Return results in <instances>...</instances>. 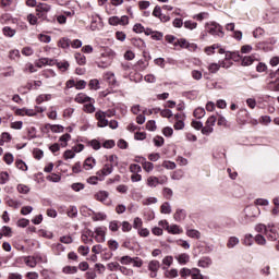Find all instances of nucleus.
Listing matches in <instances>:
<instances>
[{"mask_svg": "<svg viewBox=\"0 0 279 279\" xmlns=\"http://www.w3.org/2000/svg\"><path fill=\"white\" fill-rule=\"evenodd\" d=\"M165 276L166 278H170V279L178 278L179 276L178 269L175 268H171L170 270L166 269Z\"/></svg>", "mask_w": 279, "mask_h": 279, "instance_id": "32", "label": "nucleus"}, {"mask_svg": "<svg viewBox=\"0 0 279 279\" xmlns=\"http://www.w3.org/2000/svg\"><path fill=\"white\" fill-rule=\"evenodd\" d=\"M205 27L208 34H210L211 36H215L217 38H223V36H226V34L223 33V26H221L217 22H207L205 24Z\"/></svg>", "mask_w": 279, "mask_h": 279, "instance_id": "2", "label": "nucleus"}, {"mask_svg": "<svg viewBox=\"0 0 279 279\" xmlns=\"http://www.w3.org/2000/svg\"><path fill=\"white\" fill-rule=\"evenodd\" d=\"M160 269V262L154 259L148 264V271H158Z\"/></svg>", "mask_w": 279, "mask_h": 279, "instance_id": "27", "label": "nucleus"}, {"mask_svg": "<svg viewBox=\"0 0 279 279\" xmlns=\"http://www.w3.org/2000/svg\"><path fill=\"white\" fill-rule=\"evenodd\" d=\"M162 264L166 265V267L165 266L162 267L163 270L169 269V267H171V265H173V256H166L162 259Z\"/></svg>", "mask_w": 279, "mask_h": 279, "instance_id": "31", "label": "nucleus"}, {"mask_svg": "<svg viewBox=\"0 0 279 279\" xmlns=\"http://www.w3.org/2000/svg\"><path fill=\"white\" fill-rule=\"evenodd\" d=\"M146 130H148L149 132H156V121L149 120L146 123Z\"/></svg>", "mask_w": 279, "mask_h": 279, "instance_id": "60", "label": "nucleus"}, {"mask_svg": "<svg viewBox=\"0 0 279 279\" xmlns=\"http://www.w3.org/2000/svg\"><path fill=\"white\" fill-rule=\"evenodd\" d=\"M265 234L269 241L278 240V233H276V230L271 229V225H268V231H266Z\"/></svg>", "mask_w": 279, "mask_h": 279, "instance_id": "19", "label": "nucleus"}, {"mask_svg": "<svg viewBox=\"0 0 279 279\" xmlns=\"http://www.w3.org/2000/svg\"><path fill=\"white\" fill-rule=\"evenodd\" d=\"M192 279H204L202 270H199L198 268H192Z\"/></svg>", "mask_w": 279, "mask_h": 279, "instance_id": "38", "label": "nucleus"}, {"mask_svg": "<svg viewBox=\"0 0 279 279\" xmlns=\"http://www.w3.org/2000/svg\"><path fill=\"white\" fill-rule=\"evenodd\" d=\"M10 182V174L8 172L0 173V184H8Z\"/></svg>", "mask_w": 279, "mask_h": 279, "instance_id": "45", "label": "nucleus"}, {"mask_svg": "<svg viewBox=\"0 0 279 279\" xmlns=\"http://www.w3.org/2000/svg\"><path fill=\"white\" fill-rule=\"evenodd\" d=\"M114 171V165L106 163L102 169L97 172V175H110Z\"/></svg>", "mask_w": 279, "mask_h": 279, "instance_id": "10", "label": "nucleus"}, {"mask_svg": "<svg viewBox=\"0 0 279 279\" xmlns=\"http://www.w3.org/2000/svg\"><path fill=\"white\" fill-rule=\"evenodd\" d=\"M187 236H190V239H199L201 233L199 231L195 230V229H190L186 231Z\"/></svg>", "mask_w": 279, "mask_h": 279, "instance_id": "42", "label": "nucleus"}, {"mask_svg": "<svg viewBox=\"0 0 279 279\" xmlns=\"http://www.w3.org/2000/svg\"><path fill=\"white\" fill-rule=\"evenodd\" d=\"M162 167H165V169H169V170L173 171V169H175L177 165L173 161H163Z\"/></svg>", "mask_w": 279, "mask_h": 279, "instance_id": "63", "label": "nucleus"}, {"mask_svg": "<svg viewBox=\"0 0 279 279\" xmlns=\"http://www.w3.org/2000/svg\"><path fill=\"white\" fill-rule=\"evenodd\" d=\"M215 49H219V44H214L213 46L206 47L205 53H207V56H210L215 53Z\"/></svg>", "mask_w": 279, "mask_h": 279, "instance_id": "53", "label": "nucleus"}, {"mask_svg": "<svg viewBox=\"0 0 279 279\" xmlns=\"http://www.w3.org/2000/svg\"><path fill=\"white\" fill-rule=\"evenodd\" d=\"M194 117L196 119H204L206 117V110L202 107H198L194 110Z\"/></svg>", "mask_w": 279, "mask_h": 279, "instance_id": "30", "label": "nucleus"}, {"mask_svg": "<svg viewBox=\"0 0 279 279\" xmlns=\"http://www.w3.org/2000/svg\"><path fill=\"white\" fill-rule=\"evenodd\" d=\"M178 43H179L180 47H183L185 49H197V45L189 44V41H186V39H179Z\"/></svg>", "mask_w": 279, "mask_h": 279, "instance_id": "25", "label": "nucleus"}, {"mask_svg": "<svg viewBox=\"0 0 279 279\" xmlns=\"http://www.w3.org/2000/svg\"><path fill=\"white\" fill-rule=\"evenodd\" d=\"M255 60H258L256 54L246 56L242 58V66H251V64H254Z\"/></svg>", "mask_w": 279, "mask_h": 279, "instance_id": "13", "label": "nucleus"}, {"mask_svg": "<svg viewBox=\"0 0 279 279\" xmlns=\"http://www.w3.org/2000/svg\"><path fill=\"white\" fill-rule=\"evenodd\" d=\"M143 206H151V204H158V198L156 197H148L142 201Z\"/></svg>", "mask_w": 279, "mask_h": 279, "instance_id": "44", "label": "nucleus"}, {"mask_svg": "<svg viewBox=\"0 0 279 279\" xmlns=\"http://www.w3.org/2000/svg\"><path fill=\"white\" fill-rule=\"evenodd\" d=\"M254 241L257 245H267V240L262 234L255 235Z\"/></svg>", "mask_w": 279, "mask_h": 279, "instance_id": "41", "label": "nucleus"}, {"mask_svg": "<svg viewBox=\"0 0 279 279\" xmlns=\"http://www.w3.org/2000/svg\"><path fill=\"white\" fill-rule=\"evenodd\" d=\"M88 145L95 149V151H98V149H101V143L97 140H92L88 142Z\"/></svg>", "mask_w": 279, "mask_h": 279, "instance_id": "48", "label": "nucleus"}, {"mask_svg": "<svg viewBox=\"0 0 279 279\" xmlns=\"http://www.w3.org/2000/svg\"><path fill=\"white\" fill-rule=\"evenodd\" d=\"M95 117L98 121V128H108V119H106V113L104 111H97Z\"/></svg>", "mask_w": 279, "mask_h": 279, "instance_id": "5", "label": "nucleus"}, {"mask_svg": "<svg viewBox=\"0 0 279 279\" xmlns=\"http://www.w3.org/2000/svg\"><path fill=\"white\" fill-rule=\"evenodd\" d=\"M221 66H222V69H229V66L226 65L225 62H222L221 64L210 63L207 69L209 71V73H217L219 71V69H221Z\"/></svg>", "mask_w": 279, "mask_h": 279, "instance_id": "14", "label": "nucleus"}, {"mask_svg": "<svg viewBox=\"0 0 279 279\" xmlns=\"http://www.w3.org/2000/svg\"><path fill=\"white\" fill-rule=\"evenodd\" d=\"M52 250L58 256H60L62 252H64L65 247L61 243H57L52 245Z\"/></svg>", "mask_w": 279, "mask_h": 279, "instance_id": "33", "label": "nucleus"}, {"mask_svg": "<svg viewBox=\"0 0 279 279\" xmlns=\"http://www.w3.org/2000/svg\"><path fill=\"white\" fill-rule=\"evenodd\" d=\"M192 274H193V268L192 269L181 268L180 270L181 278H186L187 276H192Z\"/></svg>", "mask_w": 279, "mask_h": 279, "instance_id": "54", "label": "nucleus"}, {"mask_svg": "<svg viewBox=\"0 0 279 279\" xmlns=\"http://www.w3.org/2000/svg\"><path fill=\"white\" fill-rule=\"evenodd\" d=\"M256 206H267L269 201L267 198H257L255 201Z\"/></svg>", "mask_w": 279, "mask_h": 279, "instance_id": "64", "label": "nucleus"}, {"mask_svg": "<svg viewBox=\"0 0 279 279\" xmlns=\"http://www.w3.org/2000/svg\"><path fill=\"white\" fill-rule=\"evenodd\" d=\"M19 193H22L23 195H27L29 193V186L25 184H19L17 185Z\"/></svg>", "mask_w": 279, "mask_h": 279, "instance_id": "52", "label": "nucleus"}, {"mask_svg": "<svg viewBox=\"0 0 279 279\" xmlns=\"http://www.w3.org/2000/svg\"><path fill=\"white\" fill-rule=\"evenodd\" d=\"M239 243H241V241L239 240V238H236V236H230V238L228 239V242H227V247H228V250H234V247H235L236 245H239Z\"/></svg>", "mask_w": 279, "mask_h": 279, "instance_id": "18", "label": "nucleus"}, {"mask_svg": "<svg viewBox=\"0 0 279 279\" xmlns=\"http://www.w3.org/2000/svg\"><path fill=\"white\" fill-rule=\"evenodd\" d=\"M106 232H108V228L106 227H97L94 230V239L97 243H106Z\"/></svg>", "mask_w": 279, "mask_h": 279, "instance_id": "4", "label": "nucleus"}, {"mask_svg": "<svg viewBox=\"0 0 279 279\" xmlns=\"http://www.w3.org/2000/svg\"><path fill=\"white\" fill-rule=\"evenodd\" d=\"M93 239H95V232L90 230L86 231V233L82 235L83 243H86L87 245H93V243H95Z\"/></svg>", "mask_w": 279, "mask_h": 279, "instance_id": "9", "label": "nucleus"}, {"mask_svg": "<svg viewBox=\"0 0 279 279\" xmlns=\"http://www.w3.org/2000/svg\"><path fill=\"white\" fill-rule=\"evenodd\" d=\"M173 218L177 221H184V219H186V211H184V209H177Z\"/></svg>", "mask_w": 279, "mask_h": 279, "instance_id": "22", "label": "nucleus"}, {"mask_svg": "<svg viewBox=\"0 0 279 279\" xmlns=\"http://www.w3.org/2000/svg\"><path fill=\"white\" fill-rule=\"evenodd\" d=\"M66 214H68V217H70L71 219H75V217H77V207L70 206Z\"/></svg>", "mask_w": 279, "mask_h": 279, "instance_id": "36", "label": "nucleus"}, {"mask_svg": "<svg viewBox=\"0 0 279 279\" xmlns=\"http://www.w3.org/2000/svg\"><path fill=\"white\" fill-rule=\"evenodd\" d=\"M243 243H244V245H247L248 247H252V245H254V235H252L250 233L246 234L244 236Z\"/></svg>", "mask_w": 279, "mask_h": 279, "instance_id": "34", "label": "nucleus"}, {"mask_svg": "<svg viewBox=\"0 0 279 279\" xmlns=\"http://www.w3.org/2000/svg\"><path fill=\"white\" fill-rule=\"evenodd\" d=\"M58 64V61L53 60V59H49V58H41L39 59V61L37 62V66L39 69H43V66L48 65V66H53Z\"/></svg>", "mask_w": 279, "mask_h": 279, "instance_id": "7", "label": "nucleus"}, {"mask_svg": "<svg viewBox=\"0 0 279 279\" xmlns=\"http://www.w3.org/2000/svg\"><path fill=\"white\" fill-rule=\"evenodd\" d=\"M2 236H12V228L3 226L1 229Z\"/></svg>", "mask_w": 279, "mask_h": 279, "instance_id": "59", "label": "nucleus"}, {"mask_svg": "<svg viewBox=\"0 0 279 279\" xmlns=\"http://www.w3.org/2000/svg\"><path fill=\"white\" fill-rule=\"evenodd\" d=\"M3 160L5 165H12V162H14V155H12L11 153H7L3 156Z\"/></svg>", "mask_w": 279, "mask_h": 279, "instance_id": "50", "label": "nucleus"}, {"mask_svg": "<svg viewBox=\"0 0 279 279\" xmlns=\"http://www.w3.org/2000/svg\"><path fill=\"white\" fill-rule=\"evenodd\" d=\"M213 132H215V129L208 124H205V126L202 129V134H204V136H210Z\"/></svg>", "mask_w": 279, "mask_h": 279, "instance_id": "37", "label": "nucleus"}, {"mask_svg": "<svg viewBox=\"0 0 279 279\" xmlns=\"http://www.w3.org/2000/svg\"><path fill=\"white\" fill-rule=\"evenodd\" d=\"M174 258L179 265H189V263H191V255H189V253H180L175 255Z\"/></svg>", "mask_w": 279, "mask_h": 279, "instance_id": "6", "label": "nucleus"}, {"mask_svg": "<svg viewBox=\"0 0 279 279\" xmlns=\"http://www.w3.org/2000/svg\"><path fill=\"white\" fill-rule=\"evenodd\" d=\"M51 99V94H44L39 95L36 99L37 104H43V101H50Z\"/></svg>", "mask_w": 279, "mask_h": 279, "instance_id": "43", "label": "nucleus"}, {"mask_svg": "<svg viewBox=\"0 0 279 279\" xmlns=\"http://www.w3.org/2000/svg\"><path fill=\"white\" fill-rule=\"evenodd\" d=\"M81 213H87L88 217H92L93 221H106L108 216L104 211H95L87 206L81 208Z\"/></svg>", "mask_w": 279, "mask_h": 279, "instance_id": "3", "label": "nucleus"}, {"mask_svg": "<svg viewBox=\"0 0 279 279\" xmlns=\"http://www.w3.org/2000/svg\"><path fill=\"white\" fill-rule=\"evenodd\" d=\"M147 186H149L150 189H156V186H158L159 184V179L157 177H148L147 181H146Z\"/></svg>", "mask_w": 279, "mask_h": 279, "instance_id": "21", "label": "nucleus"}, {"mask_svg": "<svg viewBox=\"0 0 279 279\" xmlns=\"http://www.w3.org/2000/svg\"><path fill=\"white\" fill-rule=\"evenodd\" d=\"M3 35L7 36L8 38H14V36L16 35V31L10 26H5L2 29Z\"/></svg>", "mask_w": 279, "mask_h": 279, "instance_id": "24", "label": "nucleus"}, {"mask_svg": "<svg viewBox=\"0 0 279 279\" xmlns=\"http://www.w3.org/2000/svg\"><path fill=\"white\" fill-rule=\"evenodd\" d=\"M160 213L162 215H171V204L169 202H166L160 207Z\"/></svg>", "mask_w": 279, "mask_h": 279, "instance_id": "29", "label": "nucleus"}, {"mask_svg": "<svg viewBox=\"0 0 279 279\" xmlns=\"http://www.w3.org/2000/svg\"><path fill=\"white\" fill-rule=\"evenodd\" d=\"M62 271H63V274H69V275L77 274V267L65 266V267H63Z\"/></svg>", "mask_w": 279, "mask_h": 279, "instance_id": "39", "label": "nucleus"}, {"mask_svg": "<svg viewBox=\"0 0 279 279\" xmlns=\"http://www.w3.org/2000/svg\"><path fill=\"white\" fill-rule=\"evenodd\" d=\"M109 193L106 191H99L95 194V199L97 202H101L102 204L106 203V199H108Z\"/></svg>", "mask_w": 279, "mask_h": 279, "instance_id": "20", "label": "nucleus"}, {"mask_svg": "<svg viewBox=\"0 0 279 279\" xmlns=\"http://www.w3.org/2000/svg\"><path fill=\"white\" fill-rule=\"evenodd\" d=\"M184 28L185 29H196L197 28V23L193 21H185L184 22Z\"/></svg>", "mask_w": 279, "mask_h": 279, "instance_id": "56", "label": "nucleus"}, {"mask_svg": "<svg viewBox=\"0 0 279 279\" xmlns=\"http://www.w3.org/2000/svg\"><path fill=\"white\" fill-rule=\"evenodd\" d=\"M138 162H142V167L147 173L154 171V163L146 161L145 158L141 157Z\"/></svg>", "mask_w": 279, "mask_h": 279, "instance_id": "15", "label": "nucleus"}, {"mask_svg": "<svg viewBox=\"0 0 279 279\" xmlns=\"http://www.w3.org/2000/svg\"><path fill=\"white\" fill-rule=\"evenodd\" d=\"M137 66H138L140 71H145V69H147L149 66V62H147L145 60H140V61H137Z\"/></svg>", "mask_w": 279, "mask_h": 279, "instance_id": "62", "label": "nucleus"}, {"mask_svg": "<svg viewBox=\"0 0 279 279\" xmlns=\"http://www.w3.org/2000/svg\"><path fill=\"white\" fill-rule=\"evenodd\" d=\"M9 58L10 60H16V58H21V51H19L17 49L11 50L9 52Z\"/></svg>", "mask_w": 279, "mask_h": 279, "instance_id": "57", "label": "nucleus"}, {"mask_svg": "<svg viewBox=\"0 0 279 279\" xmlns=\"http://www.w3.org/2000/svg\"><path fill=\"white\" fill-rule=\"evenodd\" d=\"M24 263L26 267H31L32 269L38 265L34 255L24 257Z\"/></svg>", "mask_w": 279, "mask_h": 279, "instance_id": "17", "label": "nucleus"}, {"mask_svg": "<svg viewBox=\"0 0 279 279\" xmlns=\"http://www.w3.org/2000/svg\"><path fill=\"white\" fill-rule=\"evenodd\" d=\"M255 230L259 233L264 232L265 234H267V231L269 230V225L268 226H265L263 223L256 225Z\"/></svg>", "mask_w": 279, "mask_h": 279, "instance_id": "46", "label": "nucleus"}, {"mask_svg": "<svg viewBox=\"0 0 279 279\" xmlns=\"http://www.w3.org/2000/svg\"><path fill=\"white\" fill-rule=\"evenodd\" d=\"M49 128L54 134H60V132H64V126L60 124H49Z\"/></svg>", "mask_w": 279, "mask_h": 279, "instance_id": "35", "label": "nucleus"}, {"mask_svg": "<svg viewBox=\"0 0 279 279\" xmlns=\"http://www.w3.org/2000/svg\"><path fill=\"white\" fill-rule=\"evenodd\" d=\"M84 111L88 112L89 114H93V112H95V106L93 105V100L84 106Z\"/></svg>", "mask_w": 279, "mask_h": 279, "instance_id": "61", "label": "nucleus"}, {"mask_svg": "<svg viewBox=\"0 0 279 279\" xmlns=\"http://www.w3.org/2000/svg\"><path fill=\"white\" fill-rule=\"evenodd\" d=\"M15 165L21 171H27V163H25L23 160H16Z\"/></svg>", "mask_w": 279, "mask_h": 279, "instance_id": "58", "label": "nucleus"}, {"mask_svg": "<svg viewBox=\"0 0 279 279\" xmlns=\"http://www.w3.org/2000/svg\"><path fill=\"white\" fill-rule=\"evenodd\" d=\"M34 256H35V260H36L37 265L40 264V263L41 264L47 263V255H43L40 253H37Z\"/></svg>", "mask_w": 279, "mask_h": 279, "instance_id": "40", "label": "nucleus"}, {"mask_svg": "<svg viewBox=\"0 0 279 279\" xmlns=\"http://www.w3.org/2000/svg\"><path fill=\"white\" fill-rule=\"evenodd\" d=\"M110 64H112V59L108 58L107 60H101L100 62H98V66L99 69H108V66H110Z\"/></svg>", "mask_w": 279, "mask_h": 279, "instance_id": "49", "label": "nucleus"}, {"mask_svg": "<svg viewBox=\"0 0 279 279\" xmlns=\"http://www.w3.org/2000/svg\"><path fill=\"white\" fill-rule=\"evenodd\" d=\"M57 66L58 69H60V71H68L69 70V61H60V62H57Z\"/></svg>", "mask_w": 279, "mask_h": 279, "instance_id": "51", "label": "nucleus"}, {"mask_svg": "<svg viewBox=\"0 0 279 279\" xmlns=\"http://www.w3.org/2000/svg\"><path fill=\"white\" fill-rule=\"evenodd\" d=\"M16 114L20 117H36V111L34 109H17Z\"/></svg>", "mask_w": 279, "mask_h": 279, "instance_id": "12", "label": "nucleus"}, {"mask_svg": "<svg viewBox=\"0 0 279 279\" xmlns=\"http://www.w3.org/2000/svg\"><path fill=\"white\" fill-rule=\"evenodd\" d=\"M197 265L202 269H208V267H210L213 265V258H210L208 256L202 257L201 259H198Z\"/></svg>", "mask_w": 279, "mask_h": 279, "instance_id": "8", "label": "nucleus"}, {"mask_svg": "<svg viewBox=\"0 0 279 279\" xmlns=\"http://www.w3.org/2000/svg\"><path fill=\"white\" fill-rule=\"evenodd\" d=\"M95 162H96L95 158L88 157L85 159L83 167L84 169H86V171H90V169L95 167Z\"/></svg>", "mask_w": 279, "mask_h": 279, "instance_id": "23", "label": "nucleus"}, {"mask_svg": "<svg viewBox=\"0 0 279 279\" xmlns=\"http://www.w3.org/2000/svg\"><path fill=\"white\" fill-rule=\"evenodd\" d=\"M58 46L61 47V49H69V47H71V39L63 37L59 40Z\"/></svg>", "mask_w": 279, "mask_h": 279, "instance_id": "28", "label": "nucleus"}, {"mask_svg": "<svg viewBox=\"0 0 279 279\" xmlns=\"http://www.w3.org/2000/svg\"><path fill=\"white\" fill-rule=\"evenodd\" d=\"M167 230L168 232H170V234H182V230L178 225H171V226L168 225Z\"/></svg>", "mask_w": 279, "mask_h": 279, "instance_id": "26", "label": "nucleus"}, {"mask_svg": "<svg viewBox=\"0 0 279 279\" xmlns=\"http://www.w3.org/2000/svg\"><path fill=\"white\" fill-rule=\"evenodd\" d=\"M89 88H92V90H99V80L97 78L90 80Z\"/></svg>", "mask_w": 279, "mask_h": 279, "instance_id": "55", "label": "nucleus"}, {"mask_svg": "<svg viewBox=\"0 0 279 279\" xmlns=\"http://www.w3.org/2000/svg\"><path fill=\"white\" fill-rule=\"evenodd\" d=\"M37 16H43V12H51V5L47 3H39L36 8Z\"/></svg>", "mask_w": 279, "mask_h": 279, "instance_id": "11", "label": "nucleus"}, {"mask_svg": "<svg viewBox=\"0 0 279 279\" xmlns=\"http://www.w3.org/2000/svg\"><path fill=\"white\" fill-rule=\"evenodd\" d=\"M74 100L76 104H88L93 101V98L86 96L85 94H77Z\"/></svg>", "mask_w": 279, "mask_h": 279, "instance_id": "16", "label": "nucleus"}, {"mask_svg": "<svg viewBox=\"0 0 279 279\" xmlns=\"http://www.w3.org/2000/svg\"><path fill=\"white\" fill-rule=\"evenodd\" d=\"M108 246L111 252H117V250H119V242H117L116 240H109Z\"/></svg>", "mask_w": 279, "mask_h": 279, "instance_id": "47", "label": "nucleus"}, {"mask_svg": "<svg viewBox=\"0 0 279 279\" xmlns=\"http://www.w3.org/2000/svg\"><path fill=\"white\" fill-rule=\"evenodd\" d=\"M258 215H260V209L258 207L248 206L243 210L240 222L247 223L248 221H252V219L258 217Z\"/></svg>", "mask_w": 279, "mask_h": 279, "instance_id": "1", "label": "nucleus"}]
</instances>
